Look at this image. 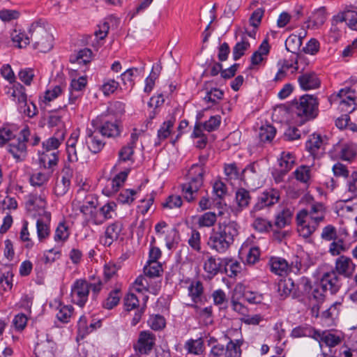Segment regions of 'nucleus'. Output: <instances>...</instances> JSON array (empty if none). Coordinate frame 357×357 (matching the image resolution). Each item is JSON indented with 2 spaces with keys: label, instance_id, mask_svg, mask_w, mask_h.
Instances as JSON below:
<instances>
[{
  "label": "nucleus",
  "instance_id": "0eeeda50",
  "mask_svg": "<svg viewBox=\"0 0 357 357\" xmlns=\"http://www.w3.org/2000/svg\"><path fill=\"white\" fill-rule=\"evenodd\" d=\"M91 126L98 130L102 137H116L121 133V128L117 121L107 114H102L93 119Z\"/></svg>",
  "mask_w": 357,
  "mask_h": 357
},
{
  "label": "nucleus",
  "instance_id": "a211bd4d",
  "mask_svg": "<svg viewBox=\"0 0 357 357\" xmlns=\"http://www.w3.org/2000/svg\"><path fill=\"white\" fill-rule=\"evenodd\" d=\"M129 169L123 171L116 174L112 180H109L102 190V192L107 196H111L116 192L126 181Z\"/></svg>",
  "mask_w": 357,
  "mask_h": 357
},
{
  "label": "nucleus",
  "instance_id": "c03bdc74",
  "mask_svg": "<svg viewBox=\"0 0 357 357\" xmlns=\"http://www.w3.org/2000/svg\"><path fill=\"white\" fill-rule=\"evenodd\" d=\"M278 162L280 167L289 172L295 163V158L291 153L282 152Z\"/></svg>",
  "mask_w": 357,
  "mask_h": 357
},
{
  "label": "nucleus",
  "instance_id": "39448f33",
  "mask_svg": "<svg viewBox=\"0 0 357 357\" xmlns=\"http://www.w3.org/2000/svg\"><path fill=\"white\" fill-rule=\"evenodd\" d=\"M5 93L19 105L20 112L24 113L29 118H32L38 113L36 105L33 102H27V96L25 88L20 83L11 86L5 87Z\"/></svg>",
  "mask_w": 357,
  "mask_h": 357
},
{
  "label": "nucleus",
  "instance_id": "a18cd8bd",
  "mask_svg": "<svg viewBox=\"0 0 357 357\" xmlns=\"http://www.w3.org/2000/svg\"><path fill=\"white\" fill-rule=\"evenodd\" d=\"M225 273L230 278L235 277L241 271V265L238 261L223 260Z\"/></svg>",
  "mask_w": 357,
  "mask_h": 357
},
{
  "label": "nucleus",
  "instance_id": "6ab92c4d",
  "mask_svg": "<svg viewBox=\"0 0 357 357\" xmlns=\"http://www.w3.org/2000/svg\"><path fill=\"white\" fill-rule=\"evenodd\" d=\"M51 220V213L47 211H43L41 218L37 220L36 229L37 235L40 241H43L50 234V222Z\"/></svg>",
  "mask_w": 357,
  "mask_h": 357
},
{
  "label": "nucleus",
  "instance_id": "f257e3e1",
  "mask_svg": "<svg viewBox=\"0 0 357 357\" xmlns=\"http://www.w3.org/2000/svg\"><path fill=\"white\" fill-rule=\"evenodd\" d=\"M240 226L234 220H219L210 232L207 245L218 253L226 252L239 234Z\"/></svg>",
  "mask_w": 357,
  "mask_h": 357
},
{
  "label": "nucleus",
  "instance_id": "6e6552de",
  "mask_svg": "<svg viewBox=\"0 0 357 357\" xmlns=\"http://www.w3.org/2000/svg\"><path fill=\"white\" fill-rule=\"evenodd\" d=\"M280 197V192L278 190L271 188L263 192L257 198V201L250 211V215L255 217V213L270 207L279 202Z\"/></svg>",
  "mask_w": 357,
  "mask_h": 357
},
{
  "label": "nucleus",
  "instance_id": "f704fd0d",
  "mask_svg": "<svg viewBox=\"0 0 357 357\" xmlns=\"http://www.w3.org/2000/svg\"><path fill=\"white\" fill-rule=\"evenodd\" d=\"M303 38V36H302L301 34L298 36L295 34L290 35L285 41V47L287 50L291 53H297L302 45Z\"/></svg>",
  "mask_w": 357,
  "mask_h": 357
},
{
  "label": "nucleus",
  "instance_id": "dca6fc26",
  "mask_svg": "<svg viewBox=\"0 0 357 357\" xmlns=\"http://www.w3.org/2000/svg\"><path fill=\"white\" fill-rule=\"evenodd\" d=\"M73 172L69 166L65 165L62 170L61 179H57L54 188V192L57 197L63 196L68 191L70 186V179Z\"/></svg>",
  "mask_w": 357,
  "mask_h": 357
},
{
  "label": "nucleus",
  "instance_id": "f8f14e48",
  "mask_svg": "<svg viewBox=\"0 0 357 357\" xmlns=\"http://www.w3.org/2000/svg\"><path fill=\"white\" fill-rule=\"evenodd\" d=\"M155 343V335L149 331H143L139 333L137 344L134 345V349L140 354L147 355L152 351Z\"/></svg>",
  "mask_w": 357,
  "mask_h": 357
},
{
  "label": "nucleus",
  "instance_id": "864d4df0",
  "mask_svg": "<svg viewBox=\"0 0 357 357\" xmlns=\"http://www.w3.org/2000/svg\"><path fill=\"white\" fill-rule=\"evenodd\" d=\"M13 275V271L10 269L2 273L0 277V287L5 291L12 289Z\"/></svg>",
  "mask_w": 357,
  "mask_h": 357
},
{
  "label": "nucleus",
  "instance_id": "69168bd1",
  "mask_svg": "<svg viewBox=\"0 0 357 357\" xmlns=\"http://www.w3.org/2000/svg\"><path fill=\"white\" fill-rule=\"evenodd\" d=\"M189 245L196 251H199L201 250V235L200 233L193 229L191 231L190 236L188 241Z\"/></svg>",
  "mask_w": 357,
  "mask_h": 357
},
{
  "label": "nucleus",
  "instance_id": "5fc2aeb1",
  "mask_svg": "<svg viewBox=\"0 0 357 357\" xmlns=\"http://www.w3.org/2000/svg\"><path fill=\"white\" fill-rule=\"evenodd\" d=\"M296 295L301 293L303 295L308 294L312 290L311 281L308 278L302 277L296 284Z\"/></svg>",
  "mask_w": 357,
  "mask_h": 357
},
{
  "label": "nucleus",
  "instance_id": "a19ab883",
  "mask_svg": "<svg viewBox=\"0 0 357 357\" xmlns=\"http://www.w3.org/2000/svg\"><path fill=\"white\" fill-rule=\"evenodd\" d=\"M58 312L56 317L62 323H68L73 314V307L72 305H66L59 303L57 307Z\"/></svg>",
  "mask_w": 357,
  "mask_h": 357
},
{
  "label": "nucleus",
  "instance_id": "2eb2a0df",
  "mask_svg": "<svg viewBox=\"0 0 357 357\" xmlns=\"http://www.w3.org/2000/svg\"><path fill=\"white\" fill-rule=\"evenodd\" d=\"M100 132L96 128H87L85 142L89 150L93 153H99L105 146V142L102 139Z\"/></svg>",
  "mask_w": 357,
  "mask_h": 357
},
{
  "label": "nucleus",
  "instance_id": "e2e57ef3",
  "mask_svg": "<svg viewBox=\"0 0 357 357\" xmlns=\"http://www.w3.org/2000/svg\"><path fill=\"white\" fill-rule=\"evenodd\" d=\"M321 238L326 241L336 240V228L332 225H328L327 226L323 228L322 232L321 234Z\"/></svg>",
  "mask_w": 357,
  "mask_h": 357
},
{
  "label": "nucleus",
  "instance_id": "20e7f679",
  "mask_svg": "<svg viewBox=\"0 0 357 357\" xmlns=\"http://www.w3.org/2000/svg\"><path fill=\"white\" fill-rule=\"evenodd\" d=\"M47 22L45 20L38 19L31 23L29 33L33 49L40 52L46 53L53 47V36L47 29Z\"/></svg>",
  "mask_w": 357,
  "mask_h": 357
},
{
  "label": "nucleus",
  "instance_id": "ddd939ff",
  "mask_svg": "<svg viewBox=\"0 0 357 357\" xmlns=\"http://www.w3.org/2000/svg\"><path fill=\"white\" fill-rule=\"evenodd\" d=\"M356 264L352 259L345 255H340L335 262V272L337 275H342L346 278H351L356 270Z\"/></svg>",
  "mask_w": 357,
  "mask_h": 357
},
{
  "label": "nucleus",
  "instance_id": "49530a36",
  "mask_svg": "<svg viewBox=\"0 0 357 357\" xmlns=\"http://www.w3.org/2000/svg\"><path fill=\"white\" fill-rule=\"evenodd\" d=\"M320 347H322V343H324L327 347H333L336 346L340 342V339L338 336L327 333H320L319 337Z\"/></svg>",
  "mask_w": 357,
  "mask_h": 357
},
{
  "label": "nucleus",
  "instance_id": "72a5a7b5",
  "mask_svg": "<svg viewBox=\"0 0 357 357\" xmlns=\"http://www.w3.org/2000/svg\"><path fill=\"white\" fill-rule=\"evenodd\" d=\"M250 44L247 38L243 36L241 38V40L236 43V44L233 47L232 55L233 59L234 61H238L241 59L244 54L245 52L250 48Z\"/></svg>",
  "mask_w": 357,
  "mask_h": 357
},
{
  "label": "nucleus",
  "instance_id": "9d476101",
  "mask_svg": "<svg viewBox=\"0 0 357 357\" xmlns=\"http://www.w3.org/2000/svg\"><path fill=\"white\" fill-rule=\"evenodd\" d=\"M30 130L27 126L20 131V137L8 144V151L16 160H22L26 155V142L29 140Z\"/></svg>",
  "mask_w": 357,
  "mask_h": 357
},
{
  "label": "nucleus",
  "instance_id": "473e14b6",
  "mask_svg": "<svg viewBox=\"0 0 357 357\" xmlns=\"http://www.w3.org/2000/svg\"><path fill=\"white\" fill-rule=\"evenodd\" d=\"M11 40L19 48L26 47L31 43V36H28L21 30H13L11 33Z\"/></svg>",
  "mask_w": 357,
  "mask_h": 357
},
{
  "label": "nucleus",
  "instance_id": "bf43d9fd",
  "mask_svg": "<svg viewBox=\"0 0 357 357\" xmlns=\"http://www.w3.org/2000/svg\"><path fill=\"white\" fill-rule=\"evenodd\" d=\"M92 54V51L90 49L84 48L78 52L75 60H71V61H76L79 64H86L91 61Z\"/></svg>",
  "mask_w": 357,
  "mask_h": 357
},
{
  "label": "nucleus",
  "instance_id": "6e6d98bb",
  "mask_svg": "<svg viewBox=\"0 0 357 357\" xmlns=\"http://www.w3.org/2000/svg\"><path fill=\"white\" fill-rule=\"evenodd\" d=\"M340 108L342 112L351 113L357 109V99L349 98V100L340 99Z\"/></svg>",
  "mask_w": 357,
  "mask_h": 357
},
{
  "label": "nucleus",
  "instance_id": "bb28decb",
  "mask_svg": "<svg viewBox=\"0 0 357 357\" xmlns=\"http://www.w3.org/2000/svg\"><path fill=\"white\" fill-rule=\"evenodd\" d=\"M184 349L188 354L194 355H201L204 351V343L202 337L196 340L190 339L184 344Z\"/></svg>",
  "mask_w": 357,
  "mask_h": 357
},
{
  "label": "nucleus",
  "instance_id": "4be33fe9",
  "mask_svg": "<svg viewBox=\"0 0 357 357\" xmlns=\"http://www.w3.org/2000/svg\"><path fill=\"white\" fill-rule=\"evenodd\" d=\"M55 343L51 340H46L38 343L35 347L36 357H54Z\"/></svg>",
  "mask_w": 357,
  "mask_h": 357
},
{
  "label": "nucleus",
  "instance_id": "7c9ffc66",
  "mask_svg": "<svg viewBox=\"0 0 357 357\" xmlns=\"http://www.w3.org/2000/svg\"><path fill=\"white\" fill-rule=\"evenodd\" d=\"M70 234V229L66 222H61L56 228L54 239L55 242L63 244L68 239Z\"/></svg>",
  "mask_w": 357,
  "mask_h": 357
},
{
  "label": "nucleus",
  "instance_id": "4468645a",
  "mask_svg": "<svg viewBox=\"0 0 357 357\" xmlns=\"http://www.w3.org/2000/svg\"><path fill=\"white\" fill-rule=\"evenodd\" d=\"M123 228V223L121 221H115L109 225L102 236L100 238V243L105 247H109L115 241H116Z\"/></svg>",
  "mask_w": 357,
  "mask_h": 357
},
{
  "label": "nucleus",
  "instance_id": "5701e85b",
  "mask_svg": "<svg viewBox=\"0 0 357 357\" xmlns=\"http://www.w3.org/2000/svg\"><path fill=\"white\" fill-rule=\"evenodd\" d=\"M271 271L276 275L284 276L286 275L289 271V263L282 258L272 257L270 260Z\"/></svg>",
  "mask_w": 357,
  "mask_h": 357
},
{
  "label": "nucleus",
  "instance_id": "13d9d810",
  "mask_svg": "<svg viewBox=\"0 0 357 357\" xmlns=\"http://www.w3.org/2000/svg\"><path fill=\"white\" fill-rule=\"evenodd\" d=\"M136 194V191L131 189L123 190L118 196L117 200L121 204H131L135 198L134 196Z\"/></svg>",
  "mask_w": 357,
  "mask_h": 357
},
{
  "label": "nucleus",
  "instance_id": "412c9836",
  "mask_svg": "<svg viewBox=\"0 0 357 357\" xmlns=\"http://www.w3.org/2000/svg\"><path fill=\"white\" fill-rule=\"evenodd\" d=\"M59 161V151L43 150L39 156L40 165L45 169H52L56 166Z\"/></svg>",
  "mask_w": 357,
  "mask_h": 357
},
{
  "label": "nucleus",
  "instance_id": "58836bf2",
  "mask_svg": "<svg viewBox=\"0 0 357 357\" xmlns=\"http://www.w3.org/2000/svg\"><path fill=\"white\" fill-rule=\"evenodd\" d=\"M45 206L46 201L44 195H38L36 194H32L30 195L29 200L26 202V206L29 208V210H31V208L33 209L35 208H38L43 212L45 211L44 210Z\"/></svg>",
  "mask_w": 357,
  "mask_h": 357
},
{
  "label": "nucleus",
  "instance_id": "393cba45",
  "mask_svg": "<svg viewBox=\"0 0 357 357\" xmlns=\"http://www.w3.org/2000/svg\"><path fill=\"white\" fill-rule=\"evenodd\" d=\"M322 144L323 141L321 135L314 133L309 136L305 143V149L311 155L317 157Z\"/></svg>",
  "mask_w": 357,
  "mask_h": 357
},
{
  "label": "nucleus",
  "instance_id": "3c124183",
  "mask_svg": "<svg viewBox=\"0 0 357 357\" xmlns=\"http://www.w3.org/2000/svg\"><path fill=\"white\" fill-rule=\"evenodd\" d=\"M252 227L254 229L259 232H265L269 231L273 227V224L271 222L256 216L255 217V220L252 223Z\"/></svg>",
  "mask_w": 357,
  "mask_h": 357
},
{
  "label": "nucleus",
  "instance_id": "e433bc0d",
  "mask_svg": "<svg viewBox=\"0 0 357 357\" xmlns=\"http://www.w3.org/2000/svg\"><path fill=\"white\" fill-rule=\"evenodd\" d=\"M203 292L204 287L200 281L192 282L188 287V296L195 303L201 301V296Z\"/></svg>",
  "mask_w": 357,
  "mask_h": 357
},
{
  "label": "nucleus",
  "instance_id": "0e129e2a",
  "mask_svg": "<svg viewBox=\"0 0 357 357\" xmlns=\"http://www.w3.org/2000/svg\"><path fill=\"white\" fill-rule=\"evenodd\" d=\"M221 123V117L219 115L212 116L211 118L205 121L203 124L204 130L208 132H211L217 130Z\"/></svg>",
  "mask_w": 357,
  "mask_h": 357
},
{
  "label": "nucleus",
  "instance_id": "de8ad7c7",
  "mask_svg": "<svg viewBox=\"0 0 357 357\" xmlns=\"http://www.w3.org/2000/svg\"><path fill=\"white\" fill-rule=\"evenodd\" d=\"M223 96L224 92L222 90L218 88H213L206 92L204 100L206 102H211L213 105H215L222 99Z\"/></svg>",
  "mask_w": 357,
  "mask_h": 357
},
{
  "label": "nucleus",
  "instance_id": "f03ea898",
  "mask_svg": "<svg viewBox=\"0 0 357 357\" xmlns=\"http://www.w3.org/2000/svg\"><path fill=\"white\" fill-rule=\"evenodd\" d=\"M326 207L321 202H314L310 209H302L296 215L297 231L301 236L307 238L318 228L326 216Z\"/></svg>",
  "mask_w": 357,
  "mask_h": 357
},
{
  "label": "nucleus",
  "instance_id": "c756f323",
  "mask_svg": "<svg viewBox=\"0 0 357 357\" xmlns=\"http://www.w3.org/2000/svg\"><path fill=\"white\" fill-rule=\"evenodd\" d=\"M243 343L242 339L229 340L225 347L226 357H241Z\"/></svg>",
  "mask_w": 357,
  "mask_h": 357
},
{
  "label": "nucleus",
  "instance_id": "4c0bfd02",
  "mask_svg": "<svg viewBox=\"0 0 357 357\" xmlns=\"http://www.w3.org/2000/svg\"><path fill=\"white\" fill-rule=\"evenodd\" d=\"M162 67L160 64H154L152 68V70L148 77L145 79V87L144 91L146 93H150L154 85L155 80L158 77Z\"/></svg>",
  "mask_w": 357,
  "mask_h": 357
},
{
  "label": "nucleus",
  "instance_id": "b1692460",
  "mask_svg": "<svg viewBox=\"0 0 357 357\" xmlns=\"http://www.w3.org/2000/svg\"><path fill=\"white\" fill-rule=\"evenodd\" d=\"M223 260L220 258L209 257L204 264V271L210 275V277L216 275L223 271Z\"/></svg>",
  "mask_w": 357,
  "mask_h": 357
},
{
  "label": "nucleus",
  "instance_id": "8fccbe9b",
  "mask_svg": "<svg viewBox=\"0 0 357 357\" xmlns=\"http://www.w3.org/2000/svg\"><path fill=\"white\" fill-rule=\"evenodd\" d=\"M162 271V266L158 261L151 262L148 261V264L144 268V274L150 278L159 276Z\"/></svg>",
  "mask_w": 357,
  "mask_h": 357
},
{
  "label": "nucleus",
  "instance_id": "79ce46f5",
  "mask_svg": "<svg viewBox=\"0 0 357 357\" xmlns=\"http://www.w3.org/2000/svg\"><path fill=\"white\" fill-rule=\"evenodd\" d=\"M235 197L236 203L239 208L243 209L248 206L251 200V197L248 190L241 188L236 190Z\"/></svg>",
  "mask_w": 357,
  "mask_h": 357
},
{
  "label": "nucleus",
  "instance_id": "2f4dec72",
  "mask_svg": "<svg viewBox=\"0 0 357 357\" xmlns=\"http://www.w3.org/2000/svg\"><path fill=\"white\" fill-rule=\"evenodd\" d=\"M121 297V294L119 289L116 288L111 291L107 298L102 301V307L107 310H112L119 304Z\"/></svg>",
  "mask_w": 357,
  "mask_h": 357
},
{
  "label": "nucleus",
  "instance_id": "4d7b16f0",
  "mask_svg": "<svg viewBox=\"0 0 357 357\" xmlns=\"http://www.w3.org/2000/svg\"><path fill=\"white\" fill-rule=\"evenodd\" d=\"M116 207V204L111 202L107 203L100 208V214L101 215L103 222L112 218V213H114Z\"/></svg>",
  "mask_w": 357,
  "mask_h": 357
},
{
  "label": "nucleus",
  "instance_id": "a878e982",
  "mask_svg": "<svg viewBox=\"0 0 357 357\" xmlns=\"http://www.w3.org/2000/svg\"><path fill=\"white\" fill-rule=\"evenodd\" d=\"M278 291L282 297H287L291 293L293 296H296V285L291 278L282 280L278 282Z\"/></svg>",
  "mask_w": 357,
  "mask_h": 357
},
{
  "label": "nucleus",
  "instance_id": "338daca9",
  "mask_svg": "<svg viewBox=\"0 0 357 357\" xmlns=\"http://www.w3.org/2000/svg\"><path fill=\"white\" fill-rule=\"evenodd\" d=\"M119 86V83L114 79H109L102 85V91L105 96L113 93Z\"/></svg>",
  "mask_w": 357,
  "mask_h": 357
},
{
  "label": "nucleus",
  "instance_id": "c9c22d12",
  "mask_svg": "<svg viewBox=\"0 0 357 357\" xmlns=\"http://www.w3.org/2000/svg\"><path fill=\"white\" fill-rule=\"evenodd\" d=\"M276 134V129L271 124L262 125L259 131V138L261 142H271Z\"/></svg>",
  "mask_w": 357,
  "mask_h": 357
},
{
  "label": "nucleus",
  "instance_id": "052dcab7",
  "mask_svg": "<svg viewBox=\"0 0 357 357\" xmlns=\"http://www.w3.org/2000/svg\"><path fill=\"white\" fill-rule=\"evenodd\" d=\"M20 13L17 10H0V19L4 22H8L20 17Z\"/></svg>",
  "mask_w": 357,
  "mask_h": 357
},
{
  "label": "nucleus",
  "instance_id": "37998d69",
  "mask_svg": "<svg viewBox=\"0 0 357 357\" xmlns=\"http://www.w3.org/2000/svg\"><path fill=\"white\" fill-rule=\"evenodd\" d=\"M217 221V215L214 212H206L198 218L197 225L199 227H210L214 225Z\"/></svg>",
  "mask_w": 357,
  "mask_h": 357
},
{
  "label": "nucleus",
  "instance_id": "09e8293b",
  "mask_svg": "<svg viewBox=\"0 0 357 357\" xmlns=\"http://www.w3.org/2000/svg\"><path fill=\"white\" fill-rule=\"evenodd\" d=\"M174 119H170L163 122L160 129L158 130V139L161 141L167 139L172 132V128L174 124Z\"/></svg>",
  "mask_w": 357,
  "mask_h": 357
},
{
  "label": "nucleus",
  "instance_id": "423d86ee",
  "mask_svg": "<svg viewBox=\"0 0 357 357\" xmlns=\"http://www.w3.org/2000/svg\"><path fill=\"white\" fill-rule=\"evenodd\" d=\"M318 106L319 102L315 96L305 94L302 96L298 101L292 103L291 110L305 122L314 119L318 115Z\"/></svg>",
  "mask_w": 357,
  "mask_h": 357
},
{
  "label": "nucleus",
  "instance_id": "f3484780",
  "mask_svg": "<svg viewBox=\"0 0 357 357\" xmlns=\"http://www.w3.org/2000/svg\"><path fill=\"white\" fill-rule=\"evenodd\" d=\"M298 82L304 91L318 89L321 84V80L314 72L303 73L298 76Z\"/></svg>",
  "mask_w": 357,
  "mask_h": 357
},
{
  "label": "nucleus",
  "instance_id": "680f3d73",
  "mask_svg": "<svg viewBox=\"0 0 357 357\" xmlns=\"http://www.w3.org/2000/svg\"><path fill=\"white\" fill-rule=\"evenodd\" d=\"M149 324L153 330L159 331L165 326V319L162 316L155 314L149 318Z\"/></svg>",
  "mask_w": 357,
  "mask_h": 357
},
{
  "label": "nucleus",
  "instance_id": "1a4fd4ad",
  "mask_svg": "<svg viewBox=\"0 0 357 357\" xmlns=\"http://www.w3.org/2000/svg\"><path fill=\"white\" fill-rule=\"evenodd\" d=\"M89 291V283L85 280H76L71 287L72 302L81 307H84L88 301Z\"/></svg>",
  "mask_w": 357,
  "mask_h": 357
},
{
  "label": "nucleus",
  "instance_id": "9b49d317",
  "mask_svg": "<svg viewBox=\"0 0 357 357\" xmlns=\"http://www.w3.org/2000/svg\"><path fill=\"white\" fill-rule=\"evenodd\" d=\"M320 287L331 295L336 294L340 289L342 282L341 278L335 271L324 273L319 280Z\"/></svg>",
  "mask_w": 357,
  "mask_h": 357
},
{
  "label": "nucleus",
  "instance_id": "774afa93",
  "mask_svg": "<svg viewBox=\"0 0 357 357\" xmlns=\"http://www.w3.org/2000/svg\"><path fill=\"white\" fill-rule=\"evenodd\" d=\"M48 180L49 176L46 174L42 172L34 174L30 178L31 185L39 187L43 186L48 181Z\"/></svg>",
  "mask_w": 357,
  "mask_h": 357
},
{
  "label": "nucleus",
  "instance_id": "7ed1b4c3",
  "mask_svg": "<svg viewBox=\"0 0 357 357\" xmlns=\"http://www.w3.org/2000/svg\"><path fill=\"white\" fill-rule=\"evenodd\" d=\"M208 154H200L199 162L192 165L188 172L190 181L181 185L183 195L188 202L195 199L197 192L204 183V166L208 161Z\"/></svg>",
  "mask_w": 357,
  "mask_h": 357
},
{
  "label": "nucleus",
  "instance_id": "aec40b11",
  "mask_svg": "<svg viewBox=\"0 0 357 357\" xmlns=\"http://www.w3.org/2000/svg\"><path fill=\"white\" fill-rule=\"evenodd\" d=\"M66 129H56L54 135L43 142V150L57 151L65 139Z\"/></svg>",
  "mask_w": 357,
  "mask_h": 357
},
{
  "label": "nucleus",
  "instance_id": "c85d7f7f",
  "mask_svg": "<svg viewBox=\"0 0 357 357\" xmlns=\"http://www.w3.org/2000/svg\"><path fill=\"white\" fill-rule=\"evenodd\" d=\"M291 218L292 213L291 210L283 208L275 215L274 226L281 229L291 223Z\"/></svg>",
  "mask_w": 357,
  "mask_h": 357
},
{
  "label": "nucleus",
  "instance_id": "cd10ccee",
  "mask_svg": "<svg viewBox=\"0 0 357 357\" xmlns=\"http://www.w3.org/2000/svg\"><path fill=\"white\" fill-rule=\"evenodd\" d=\"M293 337H311L319 340L320 333L310 326H300L294 328L291 333Z\"/></svg>",
  "mask_w": 357,
  "mask_h": 357
},
{
  "label": "nucleus",
  "instance_id": "ea45409f",
  "mask_svg": "<svg viewBox=\"0 0 357 357\" xmlns=\"http://www.w3.org/2000/svg\"><path fill=\"white\" fill-rule=\"evenodd\" d=\"M312 20L310 18L305 22L307 26L309 28L312 24V27H319L324 24L326 21L325 9L324 7L317 9L314 11L312 16Z\"/></svg>",
  "mask_w": 357,
  "mask_h": 357
},
{
  "label": "nucleus",
  "instance_id": "603ef678",
  "mask_svg": "<svg viewBox=\"0 0 357 357\" xmlns=\"http://www.w3.org/2000/svg\"><path fill=\"white\" fill-rule=\"evenodd\" d=\"M294 175L298 181L307 183L310 178V167L301 165L295 170Z\"/></svg>",
  "mask_w": 357,
  "mask_h": 357
}]
</instances>
